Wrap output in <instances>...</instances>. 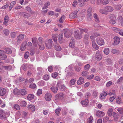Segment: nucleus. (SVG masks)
<instances>
[{"label": "nucleus", "mask_w": 123, "mask_h": 123, "mask_svg": "<svg viewBox=\"0 0 123 123\" xmlns=\"http://www.w3.org/2000/svg\"><path fill=\"white\" fill-rule=\"evenodd\" d=\"M109 18L110 19L109 21V23L112 25H114L115 24L116 18L114 15L111 14L109 15Z\"/></svg>", "instance_id": "obj_1"}, {"label": "nucleus", "mask_w": 123, "mask_h": 123, "mask_svg": "<svg viewBox=\"0 0 123 123\" xmlns=\"http://www.w3.org/2000/svg\"><path fill=\"white\" fill-rule=\"evenodd\" d=\"M92 8L90 7H89L87 9V18L88 20L90 21L91 19L92 16Z\"/></svg>", "instance_id": "obj_2"}, {"label": "nucleus", "mask_w": 123, "mask_h": 123, "mask_svg": "<svg viewBox=\"0 0 123 123\" xmlns=\"http://www.w3.org/2000/svg\"><path fill=\"white\" fill-rule=\"evenodd\" d=\"M63 31L64 32V35L65 37L68 38L70 37L72 34V32L67 29H64Z\"/></svg>", "instance_id": "obj_3"}, {"label": "nucleus", "mask_w": 123, "mask_h": 123, "mask_svg": "<svg viewBox=\"0 0 123 123\" xmlns=\"http://www.w3.org/2000/svg\"><path fill=\"white\" fill-rule=\"evenodd\" d=\"M53 42L52 40L51 39H49L48 43H46V47L47 49H50L51 48L52 45V43Z\"/></svg>", "instance_id": "obj_4"}, {"label": "nucleus", "mask_w": 123, "mask_h": 123, "mask_svg": "<svg viewBox=\"0 0 123 123\" xmlns=\"http://www.w3.org/2000/svg\"><path fill=\"white\" fill-rule=\"evenodd\" d=\"M97 43L100 46L103 45L104 44V41L103 39L101 38L98 37L96 39Z\"/></svg>", "instance_id": "obj_5"}, {"label": "nucleus", "mask_w": 123, "mask_h": 123, "mask_svg": "<svg viewBox=\"0 0 123 123\" xmlns=\"http://www.w3.org/2000/svg\"><path fill=\"white\" fill-rule=\"evenodd\" d=\"M96 59L98 61H99L102 58V55L101 54V52L98 51L96 54L95 55Z\"/></svg>", "instance_id": "obj_6"}, {"label": "nucleus", "mask_w": 123, "mask_h": 123, "mask_svg": "<svg viewBox=\"0 0 123 123\" xmlns=\"http://www.w3.org/2000/svg\"><path fill=\"white\" fill-rule=\"evenodd\" d=\"M89 35L87 33L84 35V42L86 45H87L89 43L88 39Z\"/></svg>", "instance_id": "obj_7"}, {"label": "nucleus", "mask_w": 123, "mask_h": 123, "mask_svg": "<svg viewBox=\"0 0 123 123\" xmlns=\"http://www.w3.org/2000/svg\"><path fill=\"white\" fill-rule=\"evenodd\" d=\"M44 97L46 101H49L51 98L52 95L50 93L47 92L45 94Z\"/></svg>", "instance_id": "obj_8"}, {"label": "nucleus", "mask_w": 123, "mask_h": 123, "mask_svg": "<svg viewBox=\"0 0 123 123\" xmlns=\"http://www.w3.org/2000/svg\"><path fill=\"white\" fill-rule=\"evenodd\" d=\"M96 114L98 117H101L104 116L105 113L102 111L98 110L96 112Z\"/></svg>", "instance_id": "obj_9"}, {"label": "nucleus", "mask_w": 123, "mask_h": 123, "mask_svg": "<svg viewBox=\"0 0 123 123\" xmlns=\"http://www.w3.org/2000/svg\"><path fill=\"white\" fill-rule=\"evenodd\" d=\"M114 45H116L118 44L120 41L119 38L117 36H116L114 37Z\"/></svg>", "instance_id": "obj_10"}, {"label": "nucleus", "mask_w": 123, "mask_h": 123, "mask_svg": "<svg viewBox=\"0 0 123 123\" xmlns=\"http://www.w3.org/2000/svg\"><path fill=\"white\" fill-rule=\"evenodd\" d=\"M25 35L24 34H19L17 37V41H21L24 38Z\"/></svg>", "instance_id": "obj_11"}, {"label": "nucleus", "mask_w": 123, "mask_h": 123, "mask_svg": "<svg viewBox=\"0 0 123 123\" xmlns=\"http://www.w3.org/2000/svg\"><path fill=\"white\" fill-rule=\"evenodd\" d=\"M77 12H73L70 13L69 15V18L70 19H72L75 18H77Z\"/></svg>", "instance_id": "obj_12"}, {"label": "nucleus", "mask_w": 123, "mask_h": 123, "mask_svg": "<svg viewBox=\"0 0 123 123\" xmlns=\"http://www.w3.org/2000/svg\"><path fill=\"white\" fill-rule=\"evenodd\" d=\"M75 37L77 39H80L82 37V36L81 34L77 33L76 31L74 32Z\"/></svg>", "instance_id": "obj_13"}, {"label": "nucleus", "mask_w": 123, "mask_h": 123, "mask_svg": "<svg viewBox=\"0 0 123 123\" xmlns=\"http://www.w3.org/2000/svg\"><path fill=\"white\" fill-rule=\"evenodd\" d=\"M105 10L107 12H111L113 10V8L110 6H106L105 7Z\"/></svg>", "instance_id": "obj_14"}, {"label": "nucleus", "mask_w": 123, "mask_h": 123, "mask_svg": "<svg viewBox=\"0 0 123 123\" xmlns=\"http://www.w3.org/2000/svg\"><path fill=\"white\" fill-rule=\"evenodd\" d=\"M6 90L3 88L0 87V95L3 96L6 93Z\"/></svg>", "instance_id": "obj_15"}, {"label": "nucleus", "mask_w": 123, "mask_h": 123, "mask_svg": "<svg viewBox=\"0 0 123 123\" xmlns=\"http://www.w3.org/2000/svg\"><path fill=\"white\" fill-rule=\"evenodd\" d=\"M0 118L1 119H3L6 118L5 113L3 111L1 110H0Z\"/></svg>", "instance_id": "obj_16"}, {"label": "nucleus", "mask_w": 123, "mask_h": 123, "mask_svg": "<svg viewBox=\"0 0 123 123\" xmlns=\"http://www.w3.org/2000/svg\"><path fill=\"white\" fill-rule=\"evenodd\" d=\"M32 41L34 46L35 47H37V38L36 37L33 38L32 39Z\"/></svg>", "instance_id": "obj_17"}, {"label": "nucleus", "mask_w": 123, "mask_h": 123, "mask_svg": "<svg viewBox=\"0 0 123 123\" xmlns=\"http://www.w3.org/2000/svg\"><path fill=\"white\" fill-rule=\"evenodd\" d=\"M74 37H72L71 39L70 43H69V46L71 48H73L74 47L75 44L74 43Z\"/></svg>", "instance_id": "obj_18"}, {"label": "nucleus", "mask_w": 123, "mask_h": 123, "mask_svg": "<svg viewBox=\"0 0 123 123\" xmlns=\"http://www.w3.org/2000/svg\"><path fill=\"white\" fill-rule=\"evenodd\" d=\"M20 14L22 16H23L25 18H28L30 16L29 14L25 12H20Z\"/></svg>", "instance_id": "obj_19"}, {"label": "nucleus", "mask_w": 123, "mask_h": 123, "mask_svg": "<svg viewBox=\"0 0 123 123\" xmlns=\"http://www.w3.org/2000/svg\"><path fill=\"white\" fill-rule=\"evenodd\" d=\"M92 47L95 50H98L99 49V47L97 44L95 43V41H92Z\"/></svg>", "instance_id": "obj_20"}, {"label": "nucleus", "mask_w": 123, "mask_h": 123, "mask_svg": "<svg viewBox=\"0 0 123 123\" xmlns=\"http://www.w3.org/2000/svg\"><path fill=\"white\" fill-rule=\"evenodd\" d=\"M27 42L23 43L21 45L20 49L21 50L23 51L26 48V45Z\"/></svg>", "instance_id": "obj_21"}, {"label": "nucleus", "mask_w": 123, "mask_h": 123, "mask_svg": "<svg viewBox=\"0 0 123 123\" xmlns=\"http://www.w3.org/2000/svg\"><path fill=\"white\" fill-rule=\"evenodd\" d=\"M84 81V80L82 77H80L79 78V79L77 81V83L78 85H80L83 83Z\"/></svg>", "instance_id": "obj_22"}, {"label": "nucleus", "mask_w": 123, "mask_h": 123, "mask_svg": "<svg viewBox=\"0 0 123 123\" xmlns=\"http://www.w3.org/2000/svg\"><path fill=\"white\" fill-rule=\"evenodd\" d=\"M9 20V17L7 15L6 16L4 19V23L5 25L6 26H7V22Z\"/></svg>", "instance_id": "obj_23"}, {"label": "nucleus", "mask_w": 123, "mask_h": 123, "mask_svg": "<svg viewBox=\"0 0 123 123\" xmlns=\"http://www.w3.org/2000/svg\"><path fill=\"white\" fill-rule=\"evenodd\" d=\"M3 68L6 71H10L12 70V67L11 66H5L3 67Z\"/></svg>", "instance_id": "obj_24"}, {"label": "nucleus", "mask_w": 123, "mask_h": 123, "mask_svg": "<svg viewBox=\"0 0 123 123\" xmlns=\"http://www.w3.org/2000/svg\"><path fill=\"white\" fill-rule=\"evenodd\" d=\"M61 96L62 94L61 93H60L55 96V99L57 101L61 99Z\"/></svg>", "instance_id": "obj_25"}, {"label": "nucleus", "mask_w": 123, "mask_h": 123, "mask_svg": "<svg viewBox=\"0 0 123 123\" xmlns=\"http://www.w3.org/2000/svg\"><path fill=\"white\" fill-rule=\"evenodd\" d=\"M80 103L82 105L86 106L88 103V100L87 99H85L84 100L81 101Z\"/></svg>", "instance_id": "obj_26"}, {"label": "nucleus", "mask_w": 123, "mask_h": 123, "mask_svg": "<svg viewBox=\"0 0 123 123\" xmlns=\"http://www.w3.org/2000/svg\"><path fill=\"white\" fill-rule=\"evenodd\" d=\"M28 108L29 110L32 111H34L35 110V106L33 105H31L28 106Z\"/></svg>", "instance_id": "obj_27"}, {"label": "nucleus", "mask_w": 123, "mask_h": 123, "mask_svg": "<svg viewBox=\"0 0 123 123\" xmlns=\"http://www.w3.org/2000/svg\"><path fill=\"white\" fill-rule=\"evenodd\" d=\"M113 109L112 108H109L107 112V114L108 116L111 117L112 115Z\"/></svg>", "instance_id": "obj_28"}, {"label": "nucleus", "mask_w": 123, "mask_h": 123, "mask_svg": "<svg viewBox=\"0 0 123 123\" xmlns=\"http://www.w3.org/2000/svg\"><path fill=\"white\" fill-rule=\"evenodd\" d=\"M27 93V91L25 89H22L20 90V93L22 95H26Z\"/></svg>", "instance_id": "obj_29"}, {"label": "nucleus", "mask_w": 123, "mask_h": 123, "mask_svg": "<svg viewBox=\"0 0 123 123\" xmlns=\"http://www.w3.org/2000/svg\"><path fill=\"white\" fill-rule=\"evenodd\" d=\"M5 52L7 54H10L12 53V51L10 48H6Z\"/></svg>", "instance_id": "obj_30"}, {"label": "nucleus", "mask_w": 123, "mask_h": 123, "mask_svg": "<svg viewBox=\"0 0 123 123\" xmlns=\"http://www.w3.org/2000/svg\"><path fill=\"white\" fill-rule=\"evenodd\" d=\"M99 11L101 13L103 14H108V13L105 10V7L104 9H100L99 10Z\"/></svg>", "instance_id": "obj_31"}, {"label": "nucleus", "mask_w": 123, "mask_h": 123, "mask_svg": "<svg viewBox=\"0 0 123 123\" xmlns=\"http://www.w3.org/2000/svg\"><path fill=\"white\" fill-rule=\"evenodd\" d=\"M0 57V59L1 60H3L6 59L7 56L6 54L3 53Z\"/></svg>", "instance_id": "obj_32"}, {"label": "nucleus", "mask_w": 123, "mask_h": 123, "mask_svg": "<svg viewBox=\"0 0 123 123\" xmlns=\"http://www.w3.org/2000/svg\"><path fill=\"white\" fill-rule=\"evenodd\" d=\"M27 103L26 102L24 101H21L19 103L20 105L22 107H25L26 106Z\"/></svg>", "instance_id": "obj_33"}, {"label": "nucleus", "mask_w": 123, "mask_h": 123, "mask_svg": "<svg viewBox=\"0 0 123 123\" xmlns=\"http://www.w3.org/2000/svg\"><path fill=\"white\" fill-rule=\"evenodd\" d=\"M52 38L54 41L55 43H57V35L56 34H53L52 35Z\"/></svg>", "instance_id": "obj_34"}, {"label": "nucleus", "mask_w": 123, "mask_h": 123, "mask_svg": "<svg viewBox=\"0 0 123 123\" xmlns=\"http://www.w3.org/2000/svg\"><path fill=\"white\" fill-rule=\"evenodd\" d=\"M51 90L54 93H56L57 92L58 89L57 87L53 86L50 88Z\"/></svg>", "instance_id": "obj_35"}, {"label": "nucleus", "mask_w": 123, "mask_h": 123, "mask_svg": "<svg viewBox=\"0 0 123 123\" xmlns=\"http://www.w3.org/2000/svg\"><path fill=\"white\" fill-rule=\"evenodd\" d=\"M34 98V95L33 94H29L27 97V98L29 100L33 99Z\"/></svg>", "instance_id": "obj_36"}, {"label": "nucleus", "mask_w": 123, "mask_h": 123, "mask_svg": "<svg viewBox=\"0 0 123 123\" xmlns=\"http://www.w3.org/2000/svg\"><path fill=\"white\" fill-rule=\"evenodd\" d=\"M106 63L108 65H111L112 64V61L111 59L108 58L106 59Z\"/></svg>", "instance_id": "obj_37"}, {"label": "nucleus", "mask_w": 123, "mask_h": 123, "mask_svg": "<svg viewBox=\"0 0 123 123\" xmlns=\"http://www.w3.org/2000/svg\"><path fill=\"white\" fill-rule=\"evenodd\" d=\"M100 2L104 5L107 4L109 3L108 0H100Z\"/></svg>", "instance_id": "obj_38"}, {"label": "nucleus", "mask_w": 123, "mask_h": 123, "mask_svg": "<svg viewBox=\"0 0 123 123\" xmlns=\"http://www.w3.org/2000/svg\"><path fill=\"white\" fill-rule=\"evenodd\" d=\"M39 49L41 50H43L44 49V46L43 43H38Z\"/></svg>", "instance_id": "obj_39"}, {"label": "nucleus", "mask_w": 123, "mask_h": 123, "mask_svg": "<svg viewBox=\"0 0 123 123\" xmlns=\"http://www.w3.org/2000/svg\"><path fill=\"white\" fill-rule=\"evenodd\" d=\"M50 5V2L49 1H47L44 5V6L42 8V9H47L48 8V6Z\"/></svg>", "instance_id": "obj_40"}, {"label": "nucleus", "mask_w": 123, "mask_h": 123, "mask_svg": "<svg viewBox=\"0 0 123 123\" xmlns=\"http://www.w3.org/2000/svg\"><path fill=\"white\" fill-rule=\"evenodd\" d=\"M90 67V65L89 64L85 65L84 67V69L86 71H88Z\"/></svg>", "instance_id": "obj_41"}, {"label": "nucleus", "mask_w": 123, "mask_h": 123, "mask_svg": "<svg viewBox=\"0 0 123 123\" xmlns=\"http://www.w3.org/2000/svg\"><path fill=\"white\" fill-rule=\"evenodd\" d=\"M4 33L7 36L9 35V32L8 30L6 29L3 31Z\"/></svg>", "instance_id": "obj_42"}, {"label": "nucleus", "mask_w": 123, "mask_h": 123, "mask_svg": "<svg viewBox=\"0 0 123 123\" xmlns=\"http://www.w3.org/2000/svg\"><path fill=\"white\" fill-rule=\"evenodd\" d=\"M20 90L17 89H15L14 90L13 93L15 94H19L20 93Z\"/></svg>", "instance_id": "obj_43"}, {"label": "nucleus", "mask_w": 123, "mask_h": 123, "mask_svg": "<svg viewBox=\"0 0 123 123\" xmlns=\"http://www.w3.org/2000/svg\"><path fill=\"white\" fill-rule=\"evenodd\" d=\"M112 29L115 32L118 33L120 30H121L120 29L116 27H112Z\"/></svg>", "instance_id": "obj_44"}, {"label": "nucleus", "mask_w": 123, "mask_h": 123, "mask_svg": "<svg viewBox=\"0 0 123 123\" xmlns=\"http://www.w3.org/2000/svg\"><path fill=\"white\" fill-rule=\"evenodd\" d=\"M105 54L106 55H108L109 53V49L108 48L105 49L104 51Z\"/></svg>", "instance_id": "obj_45"}, {"label": "nucleus", "mask_w": 123, "mask_h": 123, "mask_svg": "<svg viewBox=\"0 0 123 123\" xmlns=\"http://www.w3.org/2000/svg\"><path fill=\"white\" fill-rule=\"evenodd\" d=\"M16 32H12L11 34V36L12 38H14L16 37Z\"/></svg>", "instance_id": "obj_46"}, {"label": "nucleus", "mask_w": 123, "mask_h": 123, "mask_svg": "<svg viewBox=\"0 0 123 123\" xmlns=\"http://www.w3.org/2000/svg\"><path fill=\"white\" fill-rule=\"evenodd\" d=\"M94 17L95 19V21L97 22L98 23L99 20L96 14L95 13L94 14Z\"/></svg>", "instance_id": "obj_47"}, {"label": "nucleus", "mask_w": 123, "mask_h": 123, "mask_svg": "<svg viewBox=\"0 0 123 123\" xmlns=\"http://www.w3.org/2000/svg\"><path fill=\"white\" fill-rule=\"evenodd\" d=\"M31 88H35L36 87V84L34 83L31 84L29 86Z\"/></svg>", "instance_id": "obj_48"}, {"label": "nucleus", "mask_w": 123, "mask_h": 123, "mask_svg": "<svg viewBox=\"0 0 123 123\" xmlns=\"http://www.w3.org/2000/svg\"><path fill=\"white\" fill-rule=\"evenodd\" d=\"M117 110L120 114H122L123 113V108L121 107H119Z\"/></svg>", "instance_id": "obj_49"}, {"label": "nucleus", "mask_w": 123, "mask_h": 123, "mask_svg": "<svg viewBox=\"0 0 123 123\" xmlns=\"http://www.w3.org/2000/svg\"><path fill=\"white\" fill-rule=\"evenodd\" d=\"M58 38L59 43L60 44L62 43V41H61V39H62V34H60L58 35Z\"/></svg>", "instance_id": "obj_50"}, {"label": "nucleus", "mask_w": 123, "mask_h": 123, "mask_svg": "<svg viewBox=\"0 0 123 123\" xmlns=\"http://www.w3.org/2000/svg\"><path fill=\"white\" fill-rule=\"evenodd\" d=\"M13 107L14 109L17 110H19L20 109V106L17 104H15L14 105Z\"/></svg>", "instance_id": "obj_51"}, {"label": "nucleus", "mask_w": 123, "mask_h": 123, "mask_svg": "<svg viewBox=\"0 0 123 123\" xmlns=\"http://www.w3.org/2000/svg\"><path fill=\"white\" fill-rule=\"evenodd\" d=\"M92 95L94 98H96L97 96L98 92L96 91H94L93 92Z\"/></svg>", "instance_id": "obj_52"}, {"label": "nucleus", "mask_w": 123, "mask_h": 123, "mask_svg": "<svg viewBox=\"0 0 123 123\" xmlns=\"http://www.w3.org/2000/svg\"><path fill=\"white\" fill-rule=\"evenodd\" d=\"M118 19L119 22L120 23L122 24L123 22V18L121 16H120L118 17Z\"/></svg>", "instance_id": "obj_53"}, {"label": "nucleus", "mask_w": 123, "mask_h": 123, "mask_svg": "<svg viewBox=\"0 0 123 123\" xmlns=\"http://www.w3.org/2000/svg\"><path fill=\"white\" fill-rule=\"evenodd\" d=\"M116 9L117 10L120 9L121 8L122 6L120 4L116 5L115 6Z\"/></svg>", "instance_id": "obj_54"}, {"label": "nucleus", "mask_w": 123, "mask_h": 123, "mask_svg": "<svg viewBox=\"0 0 123 123\" xmlns=\"http://www.w3.org/2000/svg\"><path fill=\"white\" fill-rule=\"evenodd\" d=\"M75 70L77 72H79L80 71L81 69V68L80 67H78V66H75Z\"/></svg>", "instance_id": "obj_55"}, {"label": "nucleus", "mask_w": 123, "mask_h": 123, "mask_svg": "<svg viewBox=\"0 0 123 123\" xmlns=\"http://www.w3.org/2000/svg\"><path fill=\"white\" fill-rule=\"evenodd\" d=\"M49 78V76L47 74L45 75L44 77V80H48Z\"/></svg>", "instance_id": "obj_56"}, {"label": "nucleus", "mask_w": 123, "mask_h": 123, "mask_svg": "<svg viewBox=\"0 0 123 123\" xmlns=\"http://www.w3.org/2000/svg\"><path fill=\"white\" fill-rule=\"evenodd\" d=\"M28 66L26 64H24L22 66V69L26 71L27 69Z\"/></svg>", "instance_id": "obj_57"}, {"label": "nucleus", "mask_w": 123, "mask_h": 123, "mask_svg": "<svg viewBox=\"0 0 123 123\" xmlns=\"http://www.w3.org/2000/svg\"><path fill=\"white\" fill-rule=\"evenodd\" d=\"M29 53L28 52H26L24 54V57L25 59L28 58L29 55Z\"/></svg>", "instance_id": "obj_58"}, {"label": "nucleus", "mask_w": 123, "mask_h": 123, "mask_svg": "<svg viewBox=\"0 0 123 123\" xmlns=\"http://www.w3.org/2000/svg\"><path fill=\"white\" fill-rule=\"evenodd\" d=\"M55 49L57 51H59L61 50V48L59 45H57L55 47Z\"/></svg>", "instance_id": "obj_59"}, {"label": "nucleus", "mask_w": 123, "mask_h": 123, "mask_svg": "<svg viewBox=\"0 0 123 123\" xmlns=\"http://www.w3.org/2000/svg\"><path fill=\"white\" fill-rule=\"evenodd\" d=\"M88 72L87 71H83L82 72L81 75L83 76H85L88 74Z\"/></svg>", "instance_id": "obj_60"}, {"label": "nucleus", "mask_w": 123, "mask_h": 123, "mask_svg": "<svg viewBox=\"0 0 123 123\" xmlns=\"http://www.w3.org/2000/svg\"><path fill=\"white\" fill-rule=\"evenodd\" d=\"M76 81L74 79H72L70 81V84L71 85H74Z\"/></svg>", "instance_id": "obj_61"}, {"label": "nucleus", "mask_w": 123, "mask_h": 123, "mask_svg": "<svg viewBox=\"0 0 123 123\" xmlns=\"http://www.w3.org/2000/svg\"><path fill=\"white\" fill-rule=\"evenodd\" d=\"M48 71L49 72H52L53 71V68L51 66H49L48 67Z\"/></svg>", "instance_id": "obj_62"}, {"label": "nucleus", "mask_w": 123, "mask_h": 123, "mask_svg": "<svg viewBox=\"0 0 123 123\" xmlns=\"http://www.w3.org/2000/svg\"><path fill=\"white\" fill-rule=\"evenodd\" d=\"M61 111V109H60L58 108L56 109L55 111V112L58 115H58L59 114L60 111Z\"/></svg>", "instance_id": "obj_63"}, {"label": "nucleus", "mask_w": 123, "mask_h": 123, "mask_svg": "<svg viewBox=\"0 0 123 123\" xmlns=\"http://www.w3.org/2000/svg\"><path fill=\"white\" fill-rule=\"evenodd\" d=\"M94 75L93 74H91L90 75H89L87 77V78L89 80H90L93 79L94 77Z\"/></svg>", "instance_id": "obj_64"}]
</instances>
